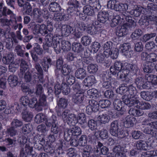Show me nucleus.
Listing matches in <instances>:
<instances>
[{"label": "nucleus", "mask_w": 157, "mask_h": 157, "mask_svg": "<svg viewBox=\"0 0 157 157\" xmlns=\"http://www.w3.org/2000/svg\"><path fill=\"white\" fill-rule=\"evenodd\" d=\"M61 39L57 36H53L51 33H49L45 36V45L48 47H52L57 54L60 53L61 50L64 51H67L71 49V44L66 40H63L61 42V46L60 44Z\"/></svg>", "instance_id": "f257e3e1"}, {"label": "nucleus", "mask_w": 157, "mask_h": 157, "mask_svg": "<svg viewBox=\"0 0 157 157\" xmlns=\"http://www.w3.org/2000/svg\"><path fill=\"white\" fill-rule=\"evenodd\" d=\"M77 7H73L72 6H70L67 9L68 14H66L64 12L63 13H55L54 16V19L56 21H66L69 19V14L71 16H74L77 14Z\"/></svg>", "instance_id": "f03ea898"}, {"label": "nucleus", "mask_w": 157, "mask_h": 157, "mask_svg": "<svg viewBox=\"0 0 157 157\" xmlns=\"http://www.w3.org/2000/svg\"><path fill=\"white\" fill-rule=\"evenodd\" d=\"M136 26V23L135 21V19L132 18V21L128 20L121 26L119 29L117 30L116 34L119 37H122L126 35L129 29L130 30H133Z\"/></svg>", "instance_id": "7ed1b4c3"}, {"label": "nucleus", "mask_w": 157, "mask_h": 157, "mask_svg": "<svg viewBox=\"0 0 157 157\" xmlns=\"http://www.w3.org/2000/svg\"><path fill=\"white\" fill-rule=\"evenodd\" d=\"M132 21V17L127 16L126 13H124L120 15L115 16L112 20L110 25L114 27L120 24L125 22L128 20Z\"/></svg>", "instance_id": "20e7f679"}, {"label": "nucleus", "mask_w": 157, "mask_h": 157, "mask_svg": "<svg viewBox=\"0 0 157 157\" xmlns=\"http://www.w3.org/2000/svg\"><path fill=\"white\" fill-rule=\"evenodd\" d=\"M119 122L118 121H113L110 124V132L113 136L122 138L125 136L124 131L121 130L119 128Z\"/></svg>", "instance_id": "39448f33"}, {"label": "nucleus", "mask_w": 157, "mask_h": 157, "mask_svg": "<svg viewBox=\"0 0 157 157\" xmlns=\"http://www.w3.org/2000/svg\"><path fill=\"white\" fill-rule=\"evenodd\" d=\"M81 133V129L78 126L73 127L71 129H66L64 131V139L67 141H70L72 136H78Z\"/></svg>", "instance_id": "423d86ee"}, {"label": "nucleus", "mask_w": 157, "mask_h": 157, "mask_svg": "<svg viewBox=\"0 0 157 157\" xmlns=\"http://www.w3.org/2000/svg\"><path fill=\"white\" fill-rule=\"evenodd\" d=\"M55 94L56 97H59V95L62 92L64 95H67L70 92V87L66 84H63L61 86L60 84L58 82L54 86Z\"/></svg>", "instance_id": "0eeeda50"}, {"label": "nucleus", "mask_w": 157, "mask_h": 157, "mask_svg": "<svg viewBox=\"0 0 157 157\" xmlns=\"http://www.w3.org/2000/svg\"><path fill=\"white\" fill-rule=\"evenodd\" d=\"M93 26L87 27L86 31L91 35H94L99 33L102 32L103 30L101 29L102 26L98 23V21H95L93 23Z\"/></svg>", "instance_id": "6e6552de"}, {"label": "nucleus", "mask_w": 157, "mask_h": 157, "mask_svg": "<svg viewBox=\"0 0 157 157\" xmlns=\"http://www.w3.org/2000/svg\"><path fill=\"white\" fill-rule=\"evenodd\" d=\"M119 51L127 58H130L133 55V51L131 49V46L128 43H124L120 45Z\"/></svg>", "instance_id": "1a4fd4ad"}, {"label": "nucleus", "mask_w": 157, "mask_h": 157, "mask_svg": "<svg viewBox=\"0 0 157 157\" xmlns=\"http://www.w3.org/2000/svg\"><path fill=\"white\" fill-rule=\"evenodd\" d=\"M29 99L28 96H22L20 98L21 103L20 105H15L13 107H15L17 110L26 109H27L28 105H29Z\"/></svg>", "instance_id": "9d476101"}, {"label": "nucleus", "mask_w": 157, "mask_h": 157, "mask_svg": "<svg viewBox=\"0 0 157 157\" xmlns=\"http://www.w3.org/2000/svg\"><path fill=\"white\" fill-rule=\"evenodd\" d=\"M32 143H33L36 148L40 149L44 144L45 140L40 135L38 134L33 137Z\"/></svg>", "instance_id": "9b49d317"}, {"label": "nucleus", "mask_w": 157, "mask_h": 157, "mask_svg": "<svg viewBox=\"0 0 157 157\" xmlns=\"http://www.w3.org/2000/svg\"><path fill=\"white\" fill-rule=\"evenodd\" d=\"M101 80L103 82L102 86L103 88L108 89L114 87L113 85L112 84L111 82L109 81L108 75L107 73L106 74H103L102 75Z\"/></svg>", "instance_id": "f8f14e48"}, {"label": "nucleus", "mask_w": 157, "mask_h": 157, "mask_svg": "<svg viewBox=\"0 0 157 157\" xmlns=\"http://www.w3.org/2000/svg\"><path fill=\"white\" fill-rule=\"evenodd\" d=\"M134 97H127V98H122V101L129 107L137 105L139 101Z\"/></svg>", "instance_id": "ddd939ff"}, {"label": "nucleus", "mask_w": 157, "mask_h": 157, "mask_svg": "<svg viewBox=\"0 0 157 157\" xmlns=\"http://www.w3.org/2000/svg\"><path fill=\"white\" fill-rule=\"evenodd\" d=\"M117 73V78L118 79H120L126 83H128L130 81V79L128 72H127L125 69L118 72Z\"/></svg>", "instance_id": "4468645a"}, {"label": "nucleus", "mask_w": 157, "mask_h": 157, "mask_svg": "<svg viewBox=\"0 0 157 157\" xmlns=\"http://www.w3.org/2000/svg\"><path fill=\"white\" fill-rule=\"evenodd\" d=\"M38 104V111H41L43 108H44V109H46L48 108V104L47 102L46 97L45 95H41L39 96Z\"/></svg>", "instance_id": "2eb2a0df"}, {"label": "nucleus", "mask_w": 157, "mask_h": 157, "mask_svg": "<svg viewBox=\"0 0 157 157\" xmlns=\"http://www.w3.org/2000/svg\"><path fill=\"white\" fill-rule=\"evenodd\" d=\"M124 69L123 68V63L117 61L114 63L113 66L110 67V71L113 75H115L118 72Z\"/></svg>", "instance_id": "dca6fc26"}, {"label": "nucleus", "mask_w": 157, "mask_h": 157, "mask_svg": "<svg viewBox=\"0 0 157 157\" xmlns=\"http://www.w3.org/2000/svg\"><path fill=\"white\" fill-rule=\"evenodd\" d=\"M108 151V148L106 147L103 146L102 144L100 142H98L96 147V149L94 150V152L97 155L101 154L106 155L107 154Z\"/></svg>", "instance_id": "f3484780"}, {"label": "nucleus", "mask_w": 157, "mask_h": 157, "mask_svg": "<svg viewBox=\"0 0 157 157\" xmlns=\"http://www.w3.org/2000/svg\"><path fill=\"white\" fill-rule=\"evenodd\" d=\"M84 97V94L83 92H77L72 96V101L74 103L79 104L83 102Z\"/></svg>", "instance_id": "a211bd4d"}, {"label": "nucleus", "mask_w": 157, "mask_h": 157, "mask_svg": "<svg viewBox=\"0 0 157 157\" xmlns=\"http://www.w3.org/2000/svg\"><path fill=\"white\" fill-rule=\"evenodd\" d=\"M12 21V20H9L6 17H1L0 18V26L3 28H6V32L8 33L10 31V25H11Z\"/></svg>", "instance_id": "6ab92c4d"}, {"label": "nucleus", "mask_w": 157, "mask_h": 157, "mask_svg": "<svg viewBox=\"0 0 157 157\" xmlns=\"http://www.w3.org/2000/svg\"><path fill=\"white\" fill-rule=\"evenodd\" d=\"M18 111L21 112L22 118L25 121L30 122L33 117L32 113L28 111L27 109H26L18 110Z\"/></svg>", "instance_id": "aec40b11"}, {"label": "nucleus", "mask_w": 157, "mask_h": 157, "mask_svg": "<svg viewBox=\"0 0 157 157\" xmlns=\"http://www.w3.org/2000/svg\"><path fill=\"white\" fill-rule=\"evenodd\" d=\"M15 15L13 12L6 6H4L2 10H0V18L2 17H6L9 16L11 17H14Z\"/></svg>", "instance_id": "412c9836"}, {"label": "nucleus", "mask_w": 157, "mask_h": 157, "mask_svg": "<svg viewBox=\"0 0 157 157\" xmlns=\"http://www.w3.org/2000/svg\"><path fill=\"white\" fill-rule=\"evenodd\" d=\"M125 65V69L127 72H128V74L131 72L133 74H136L139 70L137 65L136 64L126 63Z\"/></svg>", "instance_id": "4be33fe9"}, {"label": "nucleus", "mask_w": 157, "mask_h": 157, "mask_svg": "<svg viewBox=\"0 0 157 157\" xmlns=\"http://www.w3.org/2000/svg\"><path fill=\"white\" fill-rule=\"evenodd\" d=\"M31 143L29 142L28 144H25L24 147H21L20 151V155L23 157L26 155L32 152L33 150V147L30 145Z\"/></svg>", "instance_id": "5701e85b"}, {"label": "nucleus", "mask_w": 157, "mask_h": 157, "mask_svg": "<svg viewBox=\"0 0 157 157\" xmlns=\"http://www.w3.org/2000/svg\"><path fill=\"white\" fill-rule=\"evenodd\" d=\"M155 67V64L151 62H146L142 66V69L145 73H151Z\"/></svg>", "instance_id": "b1692460"}, {"label": "nucleus", "mask_w": 157, "mask_h": 157, "mask_svg": "<svg viewBox=\"0 0 157 157\" xmlns=\"http://www.w3.org/2000/svg\"><path fill=\"white\" fill-rule=\"evenodd\" d=\"M102 23L109 21V14L106 12H100L98 15V21Z\"/></svg>", "instance_id": "393cba45"}, {"label": "nucleus", "mask_w": 157, "mask_h": 157, "mask_svg": "<svg viewBox=\"0 0 157 157\" xmlns=\"http://www.w3.org/2000/svg\"><path fill=\"white\" fill-rule=\"evenodd\" d=\"M136 119L133 116H128L124 122V126L127 128L132 127L135 122Z\"/></svg>", "instance_id": "a878e982"}, {"label": "nucleus", "mask_w": 157, "mask_h": 157, "mask_svg": "<svg viewBox=\"0 0 157 157\" xmlns=\"http://www.w3.org/2000/svg\"><path fill=\"white\" fill-rule=\"evenodd\" d=\"M41 13V11L39 9L35 8L33 9V12H31V14H30V15L33 17L35 20H36L37 22L40 23L43 21V20L40 18Z\"/></svg>", "instance_id": "bb28decb"}, {"label": "nucleus", "mask_w": 157, "mask_h": 157, "mask_svg": "<svg viewBox=\"0 0 157 157\" xmlns=\"http://www.w3.org/2000/svg\"><path fill=\"white\" fill-rule=\"evenodd\" d=\"M52 60L50 58L44 57L41 60L40 64L42 67L43 70L46 72H48L49 66L51 65Z\"/></svg>", "instance_id": "cd10ccee"}, {"label": "nucleus", "mask_w": 157, "mask_h": 157, "mask_svg": "<svg viewBox=\"0 0 157 157\" xmlns=\"http://www.w3.org/2000/svg\"><path fill=\"white\" fill-rule=\"evenodd\" d=\"M104 53L105 57H108L110 56L111 58L113 59H117L118 55V49L116 48L111 50L109 51H104Z\"/></svg>", "instance_id": "c85d7f7f"}, {"label": "nucleus", "mask_w": 157, "mask_h": 157, "mask_svg": "<svg viewBox=\"0 0 157 157\" xmlns=\"http://www.w3.org/2000/svg\"><path fill=\"white\" fill-rule=\"evenodd\" d=\"M14 59V55L13 52H9L6 56L2 57V62L6 64H9L13 62Z\"/></svg>", "instance_id": "c756f323"}, {"label": "nucleus", "mask_w": 157, "mask_h": 157, "mask_svg": "<svg viewBox=\"0 0 157 157\" xmlns=\"http://www.w3.org/2000/svg\"><path fill=\"white\" fill-rule=\"evenodd\" d=\"M61 32L63 35L68 36L74 30V28L68 25H63L61 28Z\"/></svg>", "instance_id": "7c9ffc66"}, {"label": "nucleus", "mask_w": 157, "mask_h": 157, "mask_svg": "<svg viewBox=\"0 0 157 157\" xmlns=\"http://www.w3.org/2000/svg\"><path fill=\"white\" fill-rule=\"evenodd\" d=\"M8 81L10 86L12 87L16 86L18 82L17 76L14 75H11L9 76Z\"/></svg>", "instance_id": "2f4dec72"}, {"label": "nucleus", "mask_w": 157, "mask_h": 157, "mask_svg": "<svg viewBox=\"0 0 157 157\" xmlns=\"http://www.w3.org/2000/svg\"><path fill=\"white\" fill-rule=\"evenodd\" d=\"M85 85L88 87L92 86L96 82L95 77L93 75H90L87 77L84 80Z\"/></svg>", "instance_id": "473e14b6"}, {"label": "nucleus", "mask_w": 157, "mask_h": 157, "mask_svg": "<svg viewBox=\"0 0 157 157\" xmlns=\"http://www.w3.org/2000/svg\"><path fill=\"white\" fill-rule=\"evenodd\" d=\"M86 75V71L83 68H80L77 70L75 73V77L78 79H83Z\"/></svg>", "instance_id": "72a5a7b5"}, {"label": "nucleus", "mask_w": 157, "mask_h": 157, "mask_svg": "<svg viewBox=\"0 0 157 157\" xmlns=\"http://www.w3.org/2000/svg\"><path fill=\"white\" fill-rule=\"evenodd\" d=\"M83 13L84 14H86L88 15L94 16V9L92 6L87 5L83 8Z\"/></svg>", "instance_id": "f704fd0d"}, {"label": "nucleus", "mask_w": 157, "mask_h": 157, "mask_svg": "<svg viewBox=\"0 0 157 157\" xmlns=\"http://www.w3.org/2000/svg\"><path fill=\"white\" fill-rule=\"evenodd\" d=\"M72 50L75 52L79 53L83 50V47L82 44L78 42H74L72 45Z\"/></svg>", "instance_id": "c9c22d12"}, {"label": "nucleus", "mask_w": 157, "mask_h": 157, "mask_svg": "<svg viewBox=\"0 0 157 157\" xmlns=\"http://www.w3.org/2000/svg\"><path fill=\"white\" fill-rule=\"evenodd\" d=\"M72 67L71 65L65 64L63 65L62 68L61 72L65 76L68 75L72 71Z\"/></svg>", "instance_id": "e433bc0d"}, {"label": "nucleus", "mask_w": 157, "mask_h": 157, "mask_svg": "<svg viewBox=\"0 0 157 157\" xmlns=\"http://www.w3.org/2000/svg\"><path fill=\"white\" fill-rule=\"evenodd\" d=\"M70 110L68 109L65 110L63 112H61L60 109H58L57 111V114L58 116L61 117L62 118L65 122H66L67 118H68V116L70 114Z\"/></svg>", "instance_id": "4c0bfd02"}, {"label": "nucleus", "mask_w": 157, "mask_h": 157, "mask_svg": "<svg viewBox=\"0 0 157 157\" xmlns=\"http://www.w3.org/2000/svg\"><path fill=\"white\" fill-rule=\"evenodd\" d=\"M48 9L50 11L52 12H58L61 10L59 5L56 2H52L49 6Z\"/></svg>", "instance_id": "58836bf2"}, {"label": "nucleus", "mask_w": 157, "mask_h": 157, "mask_svg": "<svg viewBox=\"0 0 157 157\" xmlns=\"http://www.w3.org/2000/svg\"><path fill=\"white\" fill-rule=\"evenodd\" d=\"M23 7V8L21 9V11L23 14L29 15L31 14L32 9L31 5L29 3H26Z\"/></svg>", "instance_id": "ea45409f"}, {"label": "nucleus", "mask_w": 157, "mask_h": 157, "mask_svg": "<svg viewBox=\"0 0 157 157\" xmlns=\"http://www.w3.org/2000/svg\"><path fill=\"white\" fill-rule=\"evenodd\" d=\"M41 13L43 17L46 19L47 21H49L51 19H53L55 21L54 19V17H53L52 15L49 13L47 8L44 7L42 10Z\"/></svg>", "instance_id": "a19ab883"}, {"label": "nucleus", "mask_w": 157, "mask_h": 157, "mask_svg": "<svg viewBox=\"0 0 157 157\" xmlns=\"http://www.w3.org/2000/svg\"><path fill=\"white\" fill-rule=\"evenodd\" d=\"M136 146L138 149L146 151L148 149V144L144 140H139L137 142Z\"/></svg>", "instance_id": "79ce46f5"}, {"label": "nucleus", "mask_w": 157, "mask_h": 157, "mask_svg": "<svg viewBox=\"0 0 157 157\" xmlns=\"http://www.w3.org/2000/svg\"><path fill=\"white\" fill-rule=\"evenodd\" d=\"M136 106L142 110H148L151 107V105L149 103L145 101L140 102L139 101Z\"/></svg>", "instance_id": "37998d69"}, {"label": "nucleus", "mask_w": 157, "mask_h": 157, "mask_svg": "<svg viewBox=\"0 0 157 157\" xmlns=\"http://www.w3.org/2000/svg\"><path fill=\"white\" fill-rule=\"evenodd\" d=\"M127 97H134L137 93L136 88L132 85H129L127 87Z\"/></svg>", "instance_id": "c03bdc74"}, {"label": "nucleus", "mask_w": 157, "mask_h": 157, "mask_svg": "<svg viewBox=\"0 0 157 157\" xmlns=\"http://www.w3.org/2000/svg\"><path fill=\"white\" fill-rule=\"evenodd\" d=\"M127 87L125 86L124 85L122 84V85L120 86L119 88H117L116 90V92L117 93H118L121 94H125L124 95L122 96V98H127Z\"/></svg>", "instance_id": "a18cd8bd"}, {"label": "nucleus", "mask_w": 157, "mask_h": 157, "mask_svg": "<svg viewBox=\"0 0 157 157\" xmlns=\"http://www.w3.org/2000/svg\"><path fill=\"white\" fill-rule=\"evenodd\" d=\"M128 113L135 117H139L142 115L144 112L141 110L135 108H131L129 110Z\"/></svg>", "instance_id": "49530a36"}, {"label": "nucleus", "mask_w": 157, "mask_h": 157, "mask_svg": "<svg viewBox=\"0 0 157 157\" xmlns=\"http://www.w3.org/2000/svg\"><path fill=\"white\" fill-rule=\"evenodd\" d=\"M57 120L56 116L52 114L50 118L46 119L45 123L46 126L48 127H50L52 124H56V122Z\"/></svg>", "instance_id": "de8ad7c7"}, {"label": "nucleus", "mask_w": 157, "mask_h": 157, "mask_svg": "<svg viewBox=\"0 0 157 157\" xmlns=\"http://www.w3.org/2000/svg\"><path fill=\"white\" fill-rule=\"evenodd\" d=\"M20 66V71L19 75L20 76H21V75L22 76L25 71L28 68V66L27 62L23 59L21 60Z\"/></svg>", "instance_id": "09e8293b"}, {"label": "nucleus", "mask_w": 157, "mask_h": 157, "mask_svg": "<svg viewBox=\"0 0 157 157\" xmlns=\"http://www.w3.org/2000/svg\"><path fill=\"white\" fill-rule=\"evenodd\" d=\"M46 117L42 113H39L35 117V121L37 124H40L46 121Z\"/></svg>", "instance_id": "8fccbe9b"}, {"label": "nucleus", "mask_w": 157, "mask_h": 157, "mask_svg": "<svg viewBox=\"0 0 157 157\" xmlns=\"http://www.w3.org/2000/svg\"><path fill=\"white\" fill-rule=\"evenodd\" d=\"M118 2L116 0H110L107 2V6L108 8L116 10Z\"/></svg>", "instance_id": "3c124183"}, {"label": "nucleus", "mask_w": 157, "mask_h": 157, "mask_svg": "<svg viewBox=\"0 0 157 157\" xmlns=\"http://www.w3.org/2000/svg\"><path fill=\"white\" fill-rule=\"evenodd\" d=\"M33 127L32 124L29 123L24 124L22 128L23 132L24 134L29 133L33 130Z\"/></svg>", "instance_id": "603ef678"}, {"label": "nucleus", "mask_w": 157, "mask_h": 157, "mask_svg": "<svg viewBox=\"0 0 157 157\" xmlns=\"http://www.w3.org/2000/svg\"><path fill=\"white\" fill-rule=\"evenodd\" d=\"M29 106L31 108H35L38 110V105L37 98L35 97H33L30 100H29Z\"/></svg>", "instance_id": "864d4df0"}, {"label": "nucleus", "mask_w": 157, "mask_h": 157, "mask_svg": "<svg viewBox=\"0 0 157 157\" xmlns=\"http://www.w3.org/2000/svg\"><path fill=\"white\" fill-rule=\"evenodd\" d=\"M143 34V32L139 29H136L131 35V38L133 40L138 39Z\"/></svg>", "instance_id": "5fc2aeb1"}, {"label": "nucleus", "mask_w": 157, "mask_h": 157, "mask_svg": "<svg viewBox=\"0 0 157 157\" xmlns=\"http://www.w3.org/2000/svg\"><path fill=\"white\" fill-rule=\"evenodd\" d=\"M132 136L135 139H143L144 135L140 131H134L132 132Z\"/></svg>", "instance_id": "6e6d98bb"}, {"label": "nucleus", "mask_w": 157, "mask_h": 157, "mask_svg": "<svg viewBox=\"0 0 157 157\" xmlns=\"http://www.w3.org/2000/svg\"><path fill=\"white\" fill-rule=\"evenodd\" d=\"M110 117L106 114H102L100 115L98 117V120L101 123L105 124L109 122V121Z\"/></svg>", "instance_id": "4d7b16f0"}, {"label": "nucleus", "mask_w": 157, "mask_h": 157, "mask_svg": "<svg viewBox=\"0 0 157 157\" xmlns=\"http://www.w3.org/2000/svg\"><path fill=\"white\" fill-rule=\"evenodd\" d=\"M30 72L31 73V76L32 80H33V82H35L40 77H41L39 75V74L36 71V70L34 68H32L30 69Z\"/></svg>", "instance_id": "13d9d810"}, {"label": "nucleus", "mask_w": 157, "mask_h": 157, "mask_svg": "<svg viewBox=\"0 0 157 157\" xmlns=\"http://www.w3.org/2000/svg\"><path fill=\"white\" fill-rule=\"evenodd\" d=\"M89 105L94 109V112H96L99 110V103L94 100H90L89 101Z\"/></svg>", "instance_id": "bf43d9fd"}, {"label": "nucleus", "mask_w": 157, "mask_h": 157, "mask_svg": "<svg viewBox=\"0 0 157 157\" xmlns=\"http://www.w3.org/2000/svg\"><path fill=\"white\" fill-rule=\"evenodd\" d=\"M64 141L63 140L59 141V143L57 144L56 147V150L59 155L63 154V147L64 144Z\"/></svg>", "instance_id": "052dcab7"}, {"label": "nucleus", "mask_w": 157, "mask_h": 157, "mask_svg": "<svg viewBox=\"0 0 157 157\" xmlns=\"http://www.w3.org/2000/svg\"><path fill=\"white\" fill-rule=\"evenodd\" d=\"M147 9L151 13L157 12V3H149L147 4Z\"/></svg>", "instance_id": "680f3d73"}, {"label": "nucleus", "mask_w": 157, "mask_h": 157, "mask_svg": "<svg viewBox=\"0 0 157 157\" xmlns=\"http://www.w3.org/2000/svg\"><path fill=\"white\" fill-rule=\"evenodd\" d=\"M59 107L65 109L68 105V100L63 98L59 99L58 102Z\"/></svg>", "instance_id": "e2e57ef3"}, {"label": "nucleus", "mask_w": 157, "mask_h": 157, "mask_svg": "<svg viewBox=\"0 0 157 157\" xmlns=\"http://www.w3.org/2000/svg\"><path fill=\"white\" fill-rule=\"evenodd\" d=\"M87 93L90 98L92 97L95 98L98 96V91L95 89L93 88L87 91Z\"/></svg>", "instance_id": "0e129e2a"}, {"label": "nucleus", "mask_w": 157, "mask_h": 157, "mask_svg": "<svg viewBox=\"0 0 157 157\" xmlns=\"http://www.w3.org/2000/svg\"><path fill=\"white\" fill-rule=\"evenodd\" d=\"M140 95L143 99L147 101H150L153 98L152 96L148 92H141L140 93Z\"/></svg>", "instance_id": "69168bd1"}, {"label": "nucleus", "mask_w": 157, "mask_h": 157, "mask_svg": "<svg viewBox=\"0 0 157 157\" xmlns=\"http://www.w3.org/2000/svg\"><path fill=\"white\" fill-rule=\"evenodd\" d=\"M121 101L118 98L115 99L113 101V105L115 109L118 111H121L122 109Z\"/></svg>", "instance_id": "338daca9"}, {"label": "nucleus", "mask_w": 157, "mask_h": 157, "mask_svg": "<svg viewBox=\"0 0 157 157\" xmlns=\"http://www.w3.org/2000/svg\"><path fill=\"white\" fill-rule=\"evenodd\" d=\"M87 69L89 73L90 74L94 73L98 70V66L96 64H90L88 66Z\"/></svg>", "instance_id": "774afa93"}]
</instances>
